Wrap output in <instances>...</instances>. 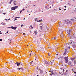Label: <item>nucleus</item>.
Returning <instances> with one entry per match:
<instances>
[{
	"label": "nucleus",
	"mask_w": 76,
	"mask_h": 76,
	"mask_svg": "<svg viewBox=\"0 0 76 76\" xmlns=\"http://www.w3.org/2000/svg\"><path fill=\"white\" fill-rule=\"evenodd\" d=\"M37 18H35V20H37Z\"/></svg>",
	"instance_id": "obj_55"
},
{
	"label": "nucleus",
	"mask_w": 76,
	"mask_h": 76,
	"mask_svg": "<svg viewBox=\"0 0 76 76\" xmlns=\"http://www.w3.org/2000/svg\"><path fill=\"white\" fill-rule=\"evenodd\" d=\"M0 33H1V31H0Z\"/></svg>",
	"instance_id": "obj_64"
},
{
	"label": "nucleus",
	"mask_w": 76,
	"mask_h": 76,
	"mask_svg": "<svg viewBox=\"0 0 76 76\" xmlns=\"http://www.w3.org/2000/svg\"><path fill=\"white\" fill-rule=\"evenodd\" d=\"M59 10H61V9H60V8H59Z\"/></svg>",
	"instance_id": "obj_46"
},
{
	"label": "nucleus",
	"mask_w": 76,
	"mask_h": 76,
	"mask_svg": "<svg viewBox=\"0 0 76 76\" xmlns=\"http://www.w3.org/2000/svg\"><path fill=\"white\" fill-rule=\"evenodd\" d=\"M48 63L50 64H53L54 63V61H52L50 62H49Z\"/></svg>",
	"instance_id": "obj_5"
},
{
	"label": "nucleus",
	"mask_w": 76,
	"mask_h": 76,
	"mask_svg": "<svg viewBox=\"0 0 76 76\" xmlns=\"http://www.w3.org/2000/svg\"><path fill=\"white\" fill-rule=\"evenodd\" d=\"M70 44H72V42H70Z\"/></svg>",
	"instance_id": "obj_54"
},
{
	"label": "nucleus",
	"mask_w": 76,
	"mask_h": 76,
	"mask_svg": "<svg viewBox=\"0 0 76 76\" xmlns=\"http://www.w3.org/2000/svg\"><path fill=\"white\" fill-rule=\"evenodd\" d=\"M13 3L14 5H16V1H15Z\"/></svg>",
	"instance_id": "obj_18"
},
{
	"label": "nucleus",
	"mask_w": 76,
	"mask_h": 76,
	"mask_svg": "<svg viewBox=\"0 0 76 76\" xmlns=\"http://www.w3.org/2000/svg\"><path fill=\"white\" fill-rule=\"evenodd\" d=\"M64 69H64L63 70V72H64Z\"/></svg>",
	"instance_id": "obj_52"
},
{
	"label": "nucleus",
	"mask_w": 76,
	"mask_h": 76,
	"mask_svg": "<svg viewBox=\"0 0 76 76\" xmlns=\"http://www.w3.org/2000/svg\"><path fill=\"white\" fill-rule=\"evenodd\" d=\"M43 71L42 70H41L40 71V73L41 74H42L43 73Z\"/></svg>",
	"instance_id": "obj_13"
},
{
	"label": "nucleus",
	"mask_w": 76,
	"mask_h": 76,
	"mask_svg": "<svg viewBox=\"0 0 76 76\" xmlns=\"http://www.w3.org/2000/svg\"><path fill=\"white\" fill-rule=\"evenodd\" d=\"M45 8L46 9H48L50 8L48 7V6H47L45 7Z\"/></svg>",
	"instance_id": "obj_17"
},
{
	"label": "nucleus",
	"mask_w": 76,
	"mask_h": 76,
	"mask_svg": "<svg viewBox=\"0 0 76 76\" xmlns=\"http://www.w3.org/2000/svg\"><path fill=\"white\" fill-rule=\"evenodd\" d=\"M18 6H16L14 7H12L11 8V10H14L15 9H16L17 8H18Z\"/></svg>",
	"instance_id": "obj_3"
},
{
	"label": "nucleus",
	"mask_w": 76,
	"mask_h": 76,
	"mask_svg": "<svg viewBox=\"0 0 76 76\" xmlns=\"http://www.w3.org/2000/svg\"><path fill=\"white\" fill-rule=\"evenodd\" d=\"M20 62H16L15 63V64H17V66H18L20 65Z\"/></svg>",
	"instance_id": "obj_8"
},
{
	"label": "nucleus",
	"mask_w": 76,
	"mask_h": 76,
	"mask_svg": "<svg viewBox=\"0 0 76 76\" xmlns=\"http://www.w3.org/2000/svg\"><path fill=\"white\" fill-rule=\"evenodd\" d=\"M63 31L61 30V29H60L59 30V32L60 34H61L63 33Z\"/></svg>",
	"instance_id": "obj_9"
},
{
	"label": "nucleus",
	"mask_w": 76,
	"mask_h": 76,
	"mask_svg": "<svg viewBox=\"0 0 76 76\" xmlns=\"http://www.w3.org/2000/svg\"><path fill=\"white\" fill-rule=\"evenodd\" d=\"M73 72L75 74H76V72H75L74 71H73Z\"/></svg>",
	"instance_id": "obj_29"
},
{
	"label": "nucleus",
	"mask_w": 76,
	"mask_h": 76,
	"mask_svg": "<svg viewBox=\"0 0 76 76\" xmlns=\"http://www.w3.org/2000/svg\"><path fill=\"white\" fill-rule=\"evenodd\" d=\"M10 20V18H9V19L7 20Z\"/></svg>",
	"instance_id": "obj_44"
},
{
	"label": "nucleus",
	"mask_w": 76,
	"mask_h": 76,
	"mask_svg": "<svg viewBox=\"0 0 76 76\" xmlns=\"http://www.w3.org/2000/svg\"><path fill=\"white\" fill-rule=\"evenodd\" d=\"M23 35H26L25 33H23Z\"/></svg>",
	"instance_id": "obj_33"
},
{
	"label": "nucleus",
	"mask_w": 76,
	"mask_h": 76,
	"mask_svg": "<svg viewBox=\"0 0 76 76\" xmlns=\"http://www.w3.org/2000/svg\"><path fill=\"white\" fill-rule=\"evenodd\" d=\"M69 64H71V63H69Z\"/></svg>",
	"instance_id": "obj_60"
},
{
	"label": "nucleus",
	"mask_w": 76,
	"mask_h": 76,
	"mask_svg": "<svg viewBox=\"0 0 76 76\" xmlns=\"http://www.w3.org/2000/svg\"><path fill=\"white\" fill-rule=\"evenodd\" d=\"M22 12V10L20 11V13H21V12Z\"/></svg>",
	"instance_id": "obj_30"
},
{
	"label": "nucleus",
	"mask_w": 76,
	"mask_h": 76,
	"mask_svg": "<svg viewBox=\"0 0 76 76\" xmlns=\"http://www.w3.org/2000/svg\"><path fill=\"white\" fill-rule=\"evenodd\" d=\"M29 56H31V53L30 54Z\"/></svg>",
	"instance_id": "obj_37"
},
{
	"label": "nucleus",
	"mask_w": 76,
	"mask_h": 76,
	"mask_svg": "<svg viewBox=\"0 0 76 76\" xmlns=\"http://www.w3.org/2000/svg\"><path fill=\"white\" fill-rule=\"evenodd\" d=\"M31 51V53H32V51Z\"/></svg>",
	"instance_id": "obj_61"
},
{
	"label": "nucleus",
	"mask_w": 76,
	"mask_h": 76,
	"mask_svg": "<svg viewBox=\"0 0 76 76\" xmlns=\"http://www.w3.org/2000/svg\"><path fill=\"white\" fill-rule=\"evenodd\" d=\"M70 32H71V29H68L67 30V32L69 34V35L70 34Z\"/></svg>",
	"instance_id": "obj_7"
},
{
	"label": "nucleus",
	"mask_w": 76,
	"mask_h": 76,
	"mask_svg": "<svg viewBox=\"0 0 76 76\" xmlns=\"http://www.w3.org/2000/svg\"><path fill=\"white\" fill-rule=\"evenodd\" d=\"M75 76H76V74L75 75Z\"/></svg>",
	"instance_id": "obj_63"
},
{
	"label": "nucleus",
	"mask_w": 76,
	"mask_h": 76,
	"mask_svg": "<svg viewBox=\"0 0 76 76\" xmlns=\"http://www.w3.org/2000/svg\"><path fill=\"white\" fill-rule=\"evenodd\" d=\"M75 21V19H68V22L69 23H72V22Z\"/></svg>",
	"instance_id": "obj_2"
},
{
	"label": "nucleus",
	"mask_w": 76,
	"mask_h": 76,
	"mask_svg": "<svg viewBox=\"0 0 76 76\" xmlns=\"http://www.w3.org/2000/svg\"><path fill=\"white\" fill-rule=\"evenodd\" d=\"M66 72H65V73L64 74L65 75H66L67 74V72H68V71L67 70H66Z\"/></svg>",
	"instance_id": "obj_19"
},
{
	"label": "nucleus",
	"mask_w": 76,
	"mask_h": 76,
	"mask_svg": "<svg viewBox=\"0 0 76 76\" xmlns=\"http://www.w3.org/2000/svg\"><path fill=\"white\" fill-rule=\"evenodd\" d=\"M45 64H48V62L47 61H45Z\"/></svg>",
	"instance_id": "obj_25"
},
{
	"label": "nucleus",
	"mask_w": 76,
	"mask_h": 76,
	"mask_svg": "<svg viewBox=\"0 0 76 76\" xmlns=\"http://www.w3.org/2000/svg\"><path fill=\"white\" fill-rule=\"evenodd\" d=\"M10 61V63H12V61Z\"/></svg>",
	"instance_id": "obj_48"
},
{
	"label": "nucleus",
	"mask_w": 76,
	"mask_h": 76,
	"mask_svg": "<svg viewBox=\"0 0 76 76\" xmlns=\"http://www.w3.org/2000/svg\"><path fill=\"white\" fill-rule=\"evenodd\" d=\"M64 58L65 60L66 63H67V62H68V61H69V60H68V59L67 58V57H65Z\"/></svg>",
	"instance_id": "obj_4"
},
{
	"label": "nucleus",
	"mask_w": 76,
	"mask_h": 76,
	"mask_svg": "<svg viewBox=\"0 0 76 76\" xmlns=\"http://www.w3.org/2000/svg\"><path fill=\"white\" fill-rule=\"evenodd\" d=\"M25 18H24L23 19V20H25Z\"/></svg>",
	"instance_id": "obj_50"
},
{
	"label": "nucleus",
	"mask_w": 76,
	"mask_h": 76,
	"mask_svg": "<svg viewBox=\"0 0 76 76\" xmlns=\"http://www.w3.org/2000/svg\"><path fill=\"white\" fill-rule=\"evenodd\" d=\"M37 70H38V67H37Z\"/></svg>",
	"instance_id": "obj_39"
},
{
	"label": "nucleus",
	"mask_w": 76,
	"mask_h": 76,
	"mask_svg": "<svg viewBox=\"0 0 76 76\" xmlns=\"http://www.w3.org/2000/svg\"><path fill=\"white\" fill-rule=\"evenodd\" d=\"M42 20H37V22H42Z\"/></svg>",
	"instance_id": "obj_15"
},
{
	"label": "nucleus",
	"mask_w": 76,
	"mask_h": 76,
	"mask_svg": "<svg viewBox=\"0 0 76 76\" xmlns=\"http://www.w3.org/2000/svg\"><path fill=\"white\" fill-rule=\"evenodd\" d=\"M74 63H75V64H76V62L74 61Z\"/></svg>",
	"instance_id": "obj_32"
},
{
	"label": "nucleus",
	"mask_w": 76,
	"mask_h": 76,
	"mask_svg": "<svg viewBox=\"0 0 76 76\" xmlns=\"http://www.w3.org/2000/svg\"><path fill=\"white\" fill-rule=\"evenodd\" d=\"M72 60H74V59H73V58L72 59Z\"/></svg>",
	"instance_id": "obj_47"
},
{
	"label": "nucleus",
	"mask_w": 76,
	"mask_h": 76,
	"mask_svg": "<svg viewBox=\"0 0 76 76\" xmlns=\"http://www.w3.org/2000/svg\"><path fill=\"white\" fill-rule=\"evenodd\" d=\"M68 53V51H67V50H65V52L64 53L63 56H65L66 55V54H67Z\"/></svg>",
	"instance_id": "obj_6"
},
{
	"label": "nucleus",
	"mask_w": 76,
	"mask_h": 76,
	"mask_svg": "<svg viewBox=\"0 0 76 76\" xmlns=\"http://www.w3.org/2000/svg\"><path fill=\"white\" fill-rule=\"evenodd\" d=\"M52 72L51 70H50L49 71V72Z\"/></svg>",
	"instance_id": "obj_41"
},
{
	"label": "nucleus",
	"mask_w": 76,
	"mask_h": 76,
	"mask_svg": "<svg viewBox=\"0 0 76 76\" xmlns=\"http://www.w3.org/2000/svg\"><path fill=\"white\" fill-rule=\"evenodd\" d=\"M13 26H11V27H10V28H12V29H13Z\"/></svg>",
	"instance_id": "obj_28"
},
{
	"label": "nucleus",
	"mask_w": 76,
	"mask_h": 76,
	"mask_svg": "<svg viewBox=\"0 0 76 76\" xmlns=\"http://www.w3.org/2000/svg\"><path fill=\"white\" fill-rule=\"evenodd\" d=\"M3 14V15H6V13H4Z\"/></svg>",
	"instance_id": "obj_42"
},
{
	"label": "nucleus",
	"mask_w": 76,
	"mask_h": 76,
	"mask_svg": "<svg viewBox=\"0 0 76 76\" xmlns=\"http://www.w3.org/2000/svg\"><path fill=\"white\" fill-rule=\"evenodd\" d=\"M60 58H63V56H61Z\"/></svg>",
	"instance_id": "obj_26"
},
{
	"label": "nucleus",
	"mask_w": 76,
	"mask_h": 76,
	"mask_svg": "<svg viewBox=\"0 0 76 76\" xmlns=\"http://www.w3.org/2000/svg\"><path fill=\"white\" fill-rule=\"evenodd\" d=\"M16 29V27H13V29H14L15 30Z\"/></svg>",
	"instance_id": "obj_22"
},
{
	"label": "nucleus",
	"mask_w": 76,
	"mask_h": 76,
	"mask_svg": "<svg viewBox=\"0 0 76 76\" xmlns=\"http://www.w3.org/2000/svg\"><path fill=\"white\" fill-rule=\"evenodd\" d=\"M48 54L49 56H50V53H48Z\"/></svg>",
	"instance_id": "obj_40"
},
{
	"label": "nucleus",
	"mask_w": 76,
	"mask_h": 76,
	"mask_svg": "<svg viewBox=\"0 0 76 76\" xmlns=\"http://www.w3.org/2000/svg\"><path fill=\"white\" fill-rule=\"evenodd\" d=\"M18 70H20L21 69L22 70H23V69L22 68H18Z\"/></svg>",
	"instance_id": "obj_11"
},
{
	"label": "nucleus",
	"mask_w": 76,
	"mask_h": 76,
	"mask_svg": "<svg viewBox=\"0 0 76 76\" xmlns=\"http://www.w3.org/2000/svg\"><path fill=\"white\" fill-rule=\"evenodd\" d=\"M12 0H11L10 2L9 3L10 4H11L12 3Z\"/></svg>",
	"instance_id": "obj_23"
},
{
	"label": "nucleus",
	"mask_w": 76,
	"mask_h": 76,
	"mask_svg": "<svg viewBox=\"0 0 76 76\" xmlns=\"http://www.w3.org/2000/svg\"><path fill=\"white\" fill-rule=\"evenodd\" d=\"M52 7H53V5H52Z\"/></svg>",
	"instance_id": "obj_62"
},
{
	"label": "nucleus",
	"mask_w": 76,
	"mask_h": 76,
	"mask_svg": "<svg viewBox=\"0 0 76 76\" xmlns=\"http://www.w3.org/2000/svg\"><path fill=\"white\" fill-rule=\"evenodd\" d=\"M8 28H10V27H8Z\"/></svg>",
	"instance_id": "obj_51"
},
{
	"label": "nucleus",
	"mask_w": 76,
	"mask_h": 76,
	"mask_svg": "<svg viewBox=\"0 0 76 76\" xmlns=\"http://www.w3.org/2000/svg\"><path fill=\"white\" fill-rule=\"evenodd\" d=\"M72 47H73V48H75L76 47V46L75 45H72Z\"/></svg>",
	"instance_id": "obj_20"
},
{
	"label": "nucleus",
	"mask_w": 76,
	"mask_h": 76,
	"mask_svg": "<svg viewBox=\"0 0 76 76\" xmlns=\"http://www.w3.org/2000/svg\"><path fill=\"white\" fill-rule=\"evenodd\" d=\"M5 20H7L6 19Z\"/></svg>",
	"instance_id": "obj_56"
},
{
	"label": "nucleus",
	"mask_w": 76,
	"mask_h": 76,
	"mask_svg": "<svg viewBox=\"0 0 76 76\" xmlns=\"http://www.w3.org/2000/svg\"><path fill=\"white\" fill-rule=\"evenodd\" d=\"M32 62H33V61H32L31 62H30V63H31V64H32Z\"/></svg>",
	"instance_id": "obj_34"
},
{
	"label": "nucleus",
	"mask_w": 76,
	"mask_h": 76,
	"mask_svg": "<svg viewBox=\"0 0 76 76\" xmlns=\"http://www.w3.org/2000/svg\"><path fill=\"white\" fill-rule=\"evenodd\" d=\"M40 46H41L40 48H43L44 49V48H44V47H44V45H40Z\"/></svg>",
	"instance_id": "obj_12"
},
{
	"label": "nucleus",
	"mask_w": 76,
	"mask_h": 76,
	"mask_svg": "<svg viewBox=\"0 0 76 76\" xmlns=\"http://www.w3.org/2000/svg\"><path fill=\"white\" fill-rule=\"evenodd\" d=\"M66 10V9H64V10Z\"/></svg>",
	"instance_id": "obj_45"
},
{
	"label": "nucleus",
	"mask_w": 76,
	"mask_h": 76,
	"mask_svg": "<svg viewBox=\"0 0 76 76\" xmlns=\"http://www.w3.org/2000/svg\"><path fill=\"white\" fill-rule=\"evenodd\" d=\"M2 39H0V41H2Z\"/></svg>",
	"instance_id": "obj_35"
},
{
	"label": "nucleus",
	"mask_w": 76,
	"mask_h": 76,
	"mask_svg": "<svg viewBox=\"0 0 76 76\" xmlns=\"http://www.w3.org/2000/svg\"><path fill=\"white\" fill-rule=\"evenodd\" d=\"M54 39H55V40H56V39H57V38H56L55 37H54Z\"/></svg>",
	"instance_id": "obj_27"
},
{
	"label": "nucleus",
	"mask_w": 76,
	"mask_h": 76,
	"mask_svg": "<svg viewBox=\"0 0 76 76\" xmlns=\"http://www.w3.org/2000/svg\"><path fill=\"white\" fill-rule=\"evenodd\" d=\"M22 26H23V25H21V27H22Z\"/></svg>",
	"instance_id": "obj_43"
},
{
	"label": "nucleus",
	"mask_w": 76,
	"mask_h": 76,
	"mask_svg": "<svg viewBox=\"0 0 76 76\" xmlns=\"http://www.w3.org/2000/svg\"><path fill=\"white\" fill-rule=\"evenodd\" d=\"M25 9H23V10H22H22H23H23H25Z\"/></svg>",
	"instance_id": "obj_38"
},
{
	"label": "nucleus",
	"mask_w": 76,
	"mask_h": 76,
	"mask_svg": "<svg viewBox=\"0 0 76 76\" xmlns=\"http://www.w3.org/2000/svg\"><path fill=\"white\" fill-rule=\"evenodd\" d=\"M34 32H35V35H37V34H38V33L35 32H36V31H35Z\"/></svg>",
	"instance_id": "obj_24"
},
{
	"label": "nucleus",
	"mask_w": 76,
	"mask_h": 76,
	"mask_svg": "<svg viewBox=\"0 0 76 76\" xmlns=\"http://www.w3.org/2000/svg\"><path fill=\"white\" fill-rule=\"evenodd\" d=\"M17 18H20L16 17V18H15V19H17Z\"/></svg>",
	"instance_id": "obj_31"
},
{
	"label": "nucleus",
	"mask_w": 76,
	"mask_h": 76,
	"mask_svg": "<svg viewBox=\"0 0 76 76\" xmlns=\"http://www.w3.org/2000/svg\"><path fill=\"white\" fill-rule=\"evenodd\" d=\"M65 23H66V24H69V19L67 20V21H65Z\"/></svg>",
	"instance_id": "obj_10"
},
{
	"label": "nucleus",
	"mask_w": 76,
	"mask_h": 76,
	"mask_svg": "<svg viewBox=\"0 0 76 76\" xmlns=\"http://www.w3.org/2000/svg\"><path fill=\"white\" fill-rule=\"evenodd\" d=\"M61 34L60 35V36H61V37L62 38H63L64 36H63V34Z\"/></svg>",
	"instance_id": "obj_16"
},
{
	"label": "nucleus",
	"mask_w": 76,
	"mask_h": 76,
	"mask_svg": "<svg viewBox=\"0 0 76 76\" xmlns=\"http://www.w3.org/2000/svg\"><path fill=\"white\" fill-rule=\"evenodd\" d=\"M53 12H56V13H57V10H53Z\"/></svg>",
	"instance_id": "obj_14"
},
{
	"label": "nucleus",
	"mask_w": 76,
	"mask_h": 76,
	"mask_svg": "<svg viewBox=\"0 0 76 76\" xmlns=\"http://www.w3.org/2000/svg\"><path fill=\"white\" fill-rule=\"evenodd\" d=\"M69 45L68 43H65L64 44V47L65 50H69L70 49Z\"/></svg>",
	"instance_id": "obj_1"
},
{
	"label": "nucleus",
	"mask_w": 76,
	"mask_h": 76,
	"mask_svg": "<svg viewBox=\"0 0 76 76\" xmlns=\"http://www.w3.org/2000/svg\"><path fill=\"white\" fill-rule=\"evenodd\" d=\"M0 34H2V33H0Z\"/></svg>",
	"instance_id": "obj_59"
},
{
	"label": "nucleus",
	"mask_w": 76,
	"mask_h": 76,
	"mask_svg": "<svg viewBox=\"0 0 76 76\" xmlns=\"http://www.w3.org/2000/svg\"><path fill=\"white\" fill-rule=\"evenodd\" d=\"M32 26H30V27H31V29H34V27H32Z\"/></svg>",
	"instance_id": "obj_21"
},
{
	"label": "nucleus",
	"mask_w": 76,
	"mask_h": 76,
	"mask_svg": "<svg viewBox=\"0 0 76 76\" xmlns=\"http://www.w3.org/2000/svg\"><path fill=\"white\" fill-rule=\"evenodd\" d=\"M8 41H9V40H10V39H8Z\"/></svg>",
	"instance_id": "obj_57"
},
{
	"label": "nucleus",
	"mask_w": 76,
	"mask_h": 76,
	"mask_svg": "<svg viewBox=\"0 0 76 76\" xmlns=\"http://www.w3.org/2000/svg\"><path fill=\"white\" fill-rule=\"evenodd\" d=\"M58 54H56V56H58Z\"/></svg>",
	"instance_id": "obj_58"
},
{
	"label": "nucleus",
	"mask_w": 76,
	"mask_h": 76,
	"mask_svg": "<svg viewBox=\"0 0 76 76\" xmlns=\"http://www.w3.org/2000/svg\"><path fill=\"white\" fill-rule=\"evenodd\" d=\"M64 7H65L66 8V6H64Z\"/></svg>",
	"instance_id": "obj_53"
},
{
	"label": "nucleus",
	"mask_w": 76,
	"mask_h": 76,
	"mask_svg": "<svg viewBox=\"0 0 76 76\" xmlns=\"http://www.w3.org/2000/svg\"><path fill=\"white\" fill-rule=\"evenodd\" d=\"M20 64H21L22 66V64H22V63H20Z\"/></svg>",
	"instance_id": "obj_36"
},
{
	"label": "nucleus",
	"mask_w": 76,
	"mask_h": 76,
	"mask_svg": "<svg viewBox=\"0 0 76 76\" xmlns=\"http://www.w3.org/2000/svg\"><path fill=\"white\" fill-rule=\"evenodd\" d=\"M17 20V19H15L14 20Z\"/></svg>",
	"instance_id": "obj_49"
}]
</instances>
